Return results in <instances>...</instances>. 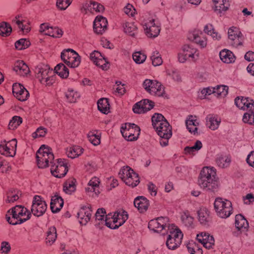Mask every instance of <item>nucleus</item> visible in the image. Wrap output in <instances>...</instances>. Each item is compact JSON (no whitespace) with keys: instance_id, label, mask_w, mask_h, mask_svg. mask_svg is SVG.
<instances>
[{"instance_id":"nucleus-1","label":"nucleus","mask_w":254,"mask_h":254,"mask_svg":"<svg viewBox=\"0 0 254 254\" xmlns=\"http://www.w3.org/2000/svg\"><path fill=\"white\" fill-rule=\"evenodd\" d=\"M198 183L204 189L216 191L218 187V182L215 169L210 167H204L200 172Z\"/></svg>"},{"instance_id":"nucleus-2","label":"nucleus","mask_w":254,"mask_h":254,"mask_svg":"<svg viewBox=\"0 0 254 254\" xmlns=\"http://www.w3.org/2000/svg\"><path fill=\"white\" fill-rule=\"evenodd\" d=\"M30 212L22 205H16L7 211L5 215L6 221L10 224H21L30 218Z\"/></svg>"},{"instance_id":"nucleus-3","label":"nucleus","mask_w":254,"mask_h":254,"mask_svg":"<svg viewBox=\"0 0 254 254\" xmlns=\"http://www.w3.org/2000/svg\"><path fill=\"white\" fill-rule=\"evenodd\" d=\"M168 234L166 244L170 250L177 249L181 244L183 234L177 226L172 224L168 226Z\"/></svg>"},{"instance_id":"nucleus-4","label":"nucleus","mask_w":254,"mask_h":254,"mask_svg":"<svg viewBox=\"0 0 254 254\" xmlns=\"http://www.w3.org/2000/svg\"><path fill=\"white\" fill-rule=\"evenodd\" d=\"M37 165L39 168H44L49 166V163L52 165L54 156L51 149L45 145H42L36 153Z\"/></svg>"},{"instance_id":"nucleus-5","label":"nucleus","mask_w":254,"mask_h":254,"mask_svg":"<svg viewBox=\"0 0 254 254\" xmlns=\"http://www.w3.org/2000/svg\"><path fill=\"white\" fill-rule=\"evenodd\" d=\"M36 77L42 84L47 85H51L54 80V77L51 75L53 72L48 65L39 64L35 68Z\"/></svg>"},{"instance_id":"nucleus-6","label":"nucleus","mask_w":254,"mask_h":254,"mask_svg":"<svg viewBox=\"0 0 254 254\" xmlns=\"http://www.w3.org/2000/svg\"><path fill=\"white\" fill-rule=\"evenodd\" d=\"M119 176L127 185L132 188L136 187L139 183L138 175L129 166L122 168Z\"/></svg>"},{"instance_id":"nucleus-7","label":"nucleus","mask_w":254,"mask_h":254,"mask_svg":"<svg viewBox=\"0 0 254 254\" xmlns=\"http://www.w3.org/2000/svg\"><path fill=\"white\" fill-rule=\"evenodd\" d=\"M214 205L217 215L221 218H227L232 213L231 202L227 199L220 197L216 198Z\"/></svg>"},{"instance_id":"nucleus-8","label":"nucleus","mask_w":254,"mask_h":254,"mask_svg":"<svg viewBox=\"0 0 254 254\" xmlns=\"http://www.w3.org/2000/svg\"><path fill=\"white\" fill-rule=\"evenodd\" d=\"M111 220L106 222V225L111 229H117L124 224L128 219L127 212L123 210L116 211L111 215Z\"/></svg>"},{"instance_id":"nucleus-9","label":"nucleus","mask_w":254,"mask_h":254,"mask_svg":"<svg viewBox=\"0 0 254 254\" xmlns=\"http://www.w3.org/2000/svg\"><path fill=\"white\" fill-rule=\"evenodd\" d=\"M199 56L198 51L192 45H184L182 50L178 54V59L180 63H184L189 58L196 60Z\"/></svg>"},{"instance_id":"nucleus-10","label":"nucleus","mask_w":254,"mask_h":254,"mask_svg":"<svg viewBox=\"0 0 254 254\" xmlns=\"http://www.w3.org/2000/svg\"><path fill=\"white\" fill-rule=\"evenodd\" d=\"M169 223L167 217H160L150 220L148 223V228L154 232L160 233L163 230L168 231V226H171Z\"/></svg>"},{"instance_id":"nucleus-11","label":"nucleus","mask_w":254,"mask_h":254,"mask_svg":"<svg viewBox=\"0 0 254 254\" xmlns=\"http://www.w3.org/2000/svg\"><path fill=\"white\" fill-rule=\"evenodd\" d=\"M47 205L45 201L39 195H35L32 201L31 211L37 217L42 216L46 212Z\"/></svg>"},{"instance_id":"nucleus-12","label":"nucleus","mask_w":254,"mask_h":254,"mask_svg":"<svg viewBox=\"0 0 254 254\" xmlns=\"http://www.w3.org/2000/svg\"><path fill=\"white\" fill-rule=\"evenodd\" d=\"M142 25L145 33L148 37H156L160 32V24L158 20L152 19L144 22Z\"/></svg>"},{"instance_id":"nucleus-13","label":"nucleus","mask_w":254,"mask_h":254,"mask_svg":"<svg viewBox=\"0 0 254 254\" xmlns=\"http://www.w3.org/2000/svg\"><path fill=\"white\" fill-rule=\"evenodd\" d=\"M68 171L66 160L59 159L56 163L51 165V172L52 174L59 178L64 177Z\"/></svg>"},{"instance_id":"nucleus-14","label":"nucleus","mask_w":254,"mask_h":254,"mask_svg":"<svg viewBox=\"0 0 254 254\" xmlns=\"http://www.w3.org/2000/svg\"><path fill=\"white\" fill-rule=\"evenodd\" d=\"M17 141L13 139L9 141H4L0 144V153L6 156L13 157L16 154Z\"/></svg>"},{"instance_id":"nucleus-15","label":"nucleus","mask_w":254,"mask_h":254,"mask_svg":"<svg viewBox=\"0 0 254 254\" xmlns=\"http://www.w3.org/2000/svg\"><path fill=\"white\" fill-rule=\"evenodd\" d=\"M121 131L124 137L127 138L128 140H132L136 137L135 134L137 136L139 135L140 128L134 124L127 123L125 128L122 127Z\"/></svg>"},{"instance_id":"nucleus-16","label":"nucleus","mask_w":254,"mask_h":254,"mask_svg":"<svg viewBox=\"0 0 254 254\" xmlns=\"http://www.w3.org/2000/svg\"><path fill=\"white\" fill-rule=\"evenodd\" d=\"M228 38L232 41V45L238 47L242 45L243 36L241 32L236 27L230 28L228 32Z\"/></svg>"},{"instance_id":"nucleus-17","label":"nucleus","mask_w":254,"mask_h":254,"mask_svg":"<svg viewBox=\"0 0 254 254\" xmlns=\"http://www.w3.org/2000/svg\"><path fill=\"white\" fill-rule=\"evenodd\" d=\"M40 32L55 38H59L63 35V31L61 29L56 27L50 26L47 23L41 24Z\"/></svg>"},{"instance_id":"nucleus-18","label":"nucleus","mask_w":254,"mask_h":254,"mask_svg":"<svg viewBox=\"0 0 254 254\" xmlns=\"http://www.w3.org/2000/svg\"><path fill=\"white\" fill-rule=\"evenodd\" d=\"M235 103L240 109L254 111V101L250 98L238 97L235 99Z\"/></svg>"},{"instance_id":"nucleus-19","label":"nucleus","mask_w":254,"mask_h":254,"mask_svg":"<svg viewBox=\"0 0 254 254\" xmlns=\"http://www.w3.org/2000/svg\"><path fill=\"white\" fill-rule=\"evenodd\" d=\"M12 92L14 96L21 101H25L29 96L28 91L19 83H16L13 85Z\"/></svg>"},{"instance_id":"nucleus-20","label":"nucleus","mask_w":254,"mask_h":254,"mask_svg":"<svg viewBox=\"0 0 254 254\" xmlns=\"http://www.w3.org/2000/svg\"><path fill=\"white\" fill-rule=\"evenodd\" d=\"M196 239L206 249H212L214 245V238L208 233L204 232L198 234Z\"/></svg>"},{"instance_id":"nucleus-21","label":"nucleus","mask_w":254,"mask_h":254,"mask_svg":"<svg viewBox=\"0 0 254 254\" xmlns=\"http://www.w3.org/2000/svg\"><path fill=\"white\" fill-rule=\"evenodd\" d=\"M92 215L90 206H83L77 213L79 223L82 225H86L90 221Z\"/></svg>"},{"instance_id":"nucleus-22","label":"nucleus","mask_w":254,"mask_h":254,"mask_svg":"<svg viewBox=\"0 0 254 254\" xmlns=\"http://www.w3.org/2000/svg\"><path fill=\"white\" fill-rule=\"evenodd\" d=\"M107 20L102 16H97L93 23L94 31L99 34H102L107 29Z\"/></svg>"},{"instance_id":"nucleus-23","label":"nucleus","mask_w":254,"mask_h":254,"mask_svg":"<svg viewBox=\"0 0 254 254\" xmlns=\"http://www.w3.org/2000/svg\"><path fill=\"white\" fill-rule=\"evenodd\" d=\"M206 126L211 130L218 128L221 122L220 117L217 115L209 114L206 117Z\"/></svg>"},{"instance_id":"nucleus-24","label":"nucleus","mask_w":254,"mask_h":254,"mask_svg":"<svg viewBox=\"0 0 254 254\" xmlns=\"http://www.w3.org/2000/svg\"><path fill=\"white\" fill-rule=\"evenodd\" d=\"M163 125H160L158 127H155L156 132L160 137L170 138L172 136L171 127L169 125L167 121H164L162 124Z\"/></svg>"},{"instance_id":"nucleus-25","label":"nucleus","mask_w":254,"mask_h":254,"mask_svg":"<svg viewBox=\"0 0 254 254\" xmlns=\"http://www.w3.org/2000/svg\"><path fill=\"white\" fill-rule=\"evenodd\" d=\"M189 39L203 48L206 46V39L203 35L201 32L198 31H194L192 34L190 36Z\"/></svg>"},{"instance_id":"nucleus-26","label":"nucleus","mask_w":254,"mask_h":254,"mask_svg":"<svg viewBox=\"0 0 254 254\" xmlns=\"http://www.w3.org/2000/svg\"><path fill=\"white\" fill-rule=\"evenodd\" d=\"M21 195V192L18 190H10L4 197V202L6 204H10L17 200Z\"/></svg>"},{"instance_id":"nucleus-27","label":"nucleus","mask_w":254,"mask_h":254,"mask_svg":"<svg viewBox=\"0 0 254 254\" xmlns=\"http://www.w3.org/2000/svg\"><path fill=\"white\" fill-rule=\"evenodd\" d=\"M134 205L142 213L146 211L149 206V202L145 197L138 196L134 199Z\"/></svg>"},{"instance_id":"nucleus-28","label":"nucleus","mask_w":254,"mask_h":254,"mask_svg":"<svg viewBox=\"0 0 254 254\" xmlns=\"http://www.w3.org/2000/svg\"><path fill=\"white\" fill-rule=\"evenodd\" d=\"M64 200L63 198L58 195H55L52 197L50 206L53 213L58 212L63 207Z\"/></svg>"},{"instance_id":"nucleus-29","label":"nucleus","mask_w":254,"mask_h":254,"mask_svg":"<svg viewBox=\"0 0 254 254\" xmlns=\"http://www.w3.org/2000/svg\"><path fill=\"white\" fill-rule=\"evenodd\" d=\"M148 92L151 95L160 97L163 95L164 89L160 82L153 80Z\"/></svg>"},{"instance_id":"nucleus-30","label":"nucleus","mask_w":254,"mask_h":254,"mask_svg":"<svg viewBox=\"0 0 254 254\" xmlns=\"http://www.w3.org/2000/svg\"><path fill=\"white\" fill-rule=\"evenodd\" d=\"M199 123L195 116H190L186 121V125L188 130L193 134H195L197 132V127Z\"/></svg>"},{"instance_id":"nucleus-31","label":"nucleus","mask_w":254,"mask_h":254,"mask_svg":"<svg viewBox=\"0 0 254 254\" xmlns=\"http://www.w3.org/2000/svg\"><path fill=\"white\" fill-rule=\"evenodd\" d=\"M13 70L17 74L21 76H25L29 72L28 66L22 61H17L15 63Z\"/></svg>"},{"instance_id":"nucleus-32","label":"nucleus","mask_w":254,"mask_h":254,"mask_svg":"<svg viewBox=\"0 0 254 254\" xmlns=\"http://www.w3.org/2000/svg\"><path fill=\"white\" fill-rule=\"evenodd\" d=\"M214 3V10L218 13L222 14L226 11L229 6L228 0H213Z\"/></svg>"},{"instance_id":"nucleus-33","label":"nucleus","mask_w":254,"mask_h":254,"mask_svg":"<svg viewBox=\"0 0 254 254\" xmlns=\"http://www.w3.org/2000/svg\"><path fill=\"white\" fill-rule=\"evenodd\" d=\"M235 226L238 230L244 231L247 230L249 223L242 215L238 214L235 216Z\"/></svg>"},{"instance_id":"nucleus-34","label":"nucleus","mask_w":254,"mask_h":254,"mask_svg":"<svg viewBox=\"0 0 254 254\" xmlns=\"http://www.w3.org/2000/svg\"><path fill=\"white\" fill-rule=\"evenodd\" d=\"M197 218L202 225H206L209 221V212L205 207H200L197 211Z\"/></svg>"},{"instance_id":"nucleus-35","label":"nucleus","mask_w":254,"mask_h":254,"mask_svg":"<svg viewBox=\"0 0 254 254\" xmlns=\"http://www.w3.org/2000/svg\"><path fill=\"white\" fill-rule=\"evenodd\" d=\"M95 221L97 222L99 221V223H96L95 225L105 224L106 222L109 221V219L110 218V215H109L108 217L106 215V211L104 209L99 208L97 210L95 215Z\"/></svg>"},{"instance_id":"nucleus-36","label":"nucleus","mask_w":254,"mask_h":254,"mask_svg":"<svg viewBox=\"0 0 254 254\" xmlns=\"http://www.w3.org/2000/svg\"><path fill=\"white\" fill-rule=\"evenodd\" d=\"M12 23L16 24L18 27L24 33H27L30 30V27L27 21L20 19V16H16L12 20Z\"/></svg>"},{"instance_id":"nucleus-37","label":"nucleus","mask_w":254,"mask_h":254,"mask_svg":"<svg viewBox=\"0 0 254 254\" xmlns=\"http://www.w3.org/2000/svg\"><path fill=\"white\" fill-rule=\"evenodd\" d=\"M220 58L222 62L226 63H231L235 61V56L230 51L224 49L219 53Z\"/></svg>"},{"instance_id":"nucleus-38","label":"nucleus","mask_w":254,"mask_h":254,"mask_svg":"<svg viewBox=\"0 0 254 254\" xmlns=\"http://www.w3.org/2000/svg\"><path fill=\"white\" fill-rule=\"evenodd\" d=\"M83 151V149L81 147L74 145L67 148L66 153L68 157L73 159L80 156Z\"/></svg>"},{"instance_id":"nucleus-39","label":"nucleus","mask_w":254,"mask_h":254,"mask_svg":"<svg viewBox=\"0 0 254 254\" xmlns=\"http://www.w3.org/2000/svg\"><path fill=\"white\" fill-rule=\"evenodd\" d=\"M100 181L97 177L92 178L88 184V187L85 188L87 192H94L95 193L99 192V185Z\"/></svg>"},{"instance_id":"nucleus-40","label":"nucleus","mask_w":254,"mask_h":254,"mask_svg":"<svg viewBox=\"0 0 254 254\" xmlns=\"http://www.w3.org/2000/svg\"><path fill=\"white\" fill-rule=\"evenodd\" d=\"M231 158L229 156L218 155L216 158V163L218 166L221 168L228 167L231 162Z\"/></svg>"},{"instance_id":"nucleus-41","label":"nucleus","mask_w":254,"mask_h":254,"mask_svg":"<svg viewBox=\"0 0 254 254\" xmlns=\"http://www.w3.org/2000/svg\"><path fill=\"white\" fill-rule=\"evenodd\" d=\"M57 231L54 227L49 228L47 232L46 238V244L47 246H51L54 244L57 239Z\"/></svg>"},{"instance_id":"nucleus-42","label":"nucleus","mask_w":254,"mask_h":254,"mask_svg":"<svg viewBox=\"0 0 254 254\" xmlns=\"http://www.w3.org/2000/svg\"><path fill=\"white\" fill-rule=\"evenodd\" d=\"M100 132L97 130L90 131L88 134L89 141L94 145H97L100 143Z\"/></svg>"},{"instance_id":"nucleus-43","label":"nucleus","mask_w":254,"mask_h":254,"mask_svg":"<svg viewBox=\"0 0 254 254\" xmlns=\"http://www.w3.org/2000/svg\"><path fill=\"white\" fill-rule=\"evenodd\" d=\"M124 32L131 36H133L137 33V28L133 22H126L123 24Z\"/></svg>"},{"instance_id":"nucleus-44","label":"nucleus","mask_w":254,"mask_h":254,"mask_svg":"<svg viewBox=\"0 0 254 254\" xmlns=\"http://www.w3.org/2000/svg\"><path fill=\"white\" fill-rule=\"evenodd\" d=\"M55 72L60 77L62 78H66L69 75L68 68L63 64H59L55 67Z\"/></svg>"},{"instance_id":"nucleus-45","label":"nucleus","mask_w":254,"mask_h":254,"mask_svg":"<svg viewBox=\"0 0 254 254\" xmlns=\"http://www.w3.org/2000/svg\"><path fill=\"white\" fill-rule=\"evenodd\" d=\"M98 109L102 113L107 114L110 109L109 101L106 98L99 99L97 103Z\"/></svg>"},{"instance_id":"nucleus-46","label":"nucleus","mask_w":254,"mask_h":254,"mask_svg":"<svg viewBox=\"0 0 254 254\" xmlns=\"http://www.w3.org/2000/svg\"><path fill=\"white\" fill-rule=\"evenodd\" d=\"M75 190V180L70 179L67 180L64 185V190L68 194H70Z\"/></svg>"},{"instance_id":"nucleus-47","label":"nucleus","mask_w":254,"mask_h":254,"mask_svg":"<svg viewBox=\"0 0 254 254\" xmlns=\"http://www.w3.org/2000/svg\"><path fill=\"white\" fill-rule=\"evenodd\" d=\"M12 28L10 25L5 22L0 23V35L3 37H7L10 35Z\"/></svg>"},{"instance_id":"nucleus-48","label":"nucleus","mask_w":254,"mask_h":254,"mask_svg":"<svg viewBox=\"0 0 254 254\" xmlns=\"http://www.w3.org/2000/svg\"><path fill=\"white\" fill-rule=\"evenodd\" d=\"M164 121H166L165 118L160 114H155L152 117V123L153 127H158L161 125L164 122ZM162 125H163L162 124Z\"/></svg>"},{"instance_id":"nucleus-49","label":"nucleus","mask_w":254,"mask_h":254,"mask_svg":"<svg viewBox=\"0 0 254 254\" xmlns=\"http://www.w3.org/2000/svg\"><path fill=\"white\" fill-rule=\"evenodd\" d=\"M140 106L143 108L144 113L150 110L154 106V103L148 99H144L136 103V106Z\"/></svg>"},{"instance_id":"nucleus-50","label":"nucleus","mask_w":254,"mask_h":254,"mask_svg":"<svg viewBox=\"0 0 254 254\" xmlns=\"http://www.w3.org/2000/svg\"><path fill=\"white\" fill-rule=\"evenodd\" d=\"M183 223L189 228H192L193 225V218L190 216L188 212H185L182 215Z\"/></svg>"},{"instance_id":"nucleus-51","label":"nucleus","mask_w":254,"mask_h":254,"mask_svg":"<svg viewBox=\"0 0 254 254\" xmlns=\"http://www.w3.org/2000/svg\"><path fill=\"white\" fill-rule=\"evenodd\" d=\"M73 55L77 57V53L72 49H68L64 50L61 53V57L62 60L64 63L65 62H67V61L69 60V58H71V57H73Z\"/></svg>"},{"instance_id":"nucleus-52","label":"nucleus","mask_w":254,"mask_h":254,"mask_svg":"<svg viewBox=\"0 0 254 254\" xmlns=\"http://www.w3.org/2000/svg\"><path fill=\"white\" fill-rule=\"evenodd\" d=\"M80 57L77 53V57L73 55V57H71V58H69V59L68 60L67 62H65L64 64H65L69 67L74 68L78 66L80 64Z\"/></svg>"},{"instance_id":"nucleus-53","label":"nucleus","mask_w":254,"mask_h":254,"mask_svg":"<svg viewBox=\"0 0 254 254\" xmlns=\"http://www.w3.org/2000/svg\"><path fill=\"white\" fill-rule=\"evenodd\" d=\"M66 97L70 103H74L79 97V94L72 89H69L65 94Z\"/></svg>"},{"instance_id":"nucleus-54","label":"nucleus","mask_w":254,"mask_h":254,"mask_svg":"<svg viewBox=\"0 0 254 254\" xmlns=\"http://www.w3.org/2000/svg\"><path fill=\"white\" fill-rule=\"evenodd\" d=\"M30 45L29 41L26 39L22 38L17 41L15 43V47L18 50H22L27 48Z\"/></svg>"},{"instance_id":"nucleus-55","label":"nucleus","mask_w":254,"mask_h":254,"mask_svg":"<svg viewBox=\"0 0 254 254\" xmlns=\"http://www.w3.org/2000/svg\"><path fill=\"white\" fill-rule=\"evenodd\" d=\"M151 60L154 66H158L162 64L163 61L160 55L157 51H154L151 56Z\"/></svg>"},{"instance_id":"nucleus-56","label":"nucleus","mask_w":254,"mask_h":254,"mask_svg":"<svg viewBox=\"0 0 254 254\" xmlns=\"http://www.w3.org/2000/svg\"><path fill=\"white\" fill-rule=\"evenodd\" d=\"M22 122V118L19 116H14L10 121L8 125L9 128L14 129Z\"/></svg>"},{"instance_id":"nucleus-57","label":"nucleus","mask_w":254,"mask_h":254,"mask_svg":"<svg viewBox=\"0 0 254 254\" xmlns=\"http://www.w3.org/2000/svg\"><path fill=\"white\" fill-rule=\"evenodd\" d=\"M188 252L191 254H203L201 248L195 243H190L187 246Z\"/></svg>"},{"instance_id":"nucleus-58","label":"nucleus","mask_w":254,"mask_h":254,"mask_svg":"<svg viewBox=\"0 0 254 254\" xmlns=\"http://www.w3.org/2000/svg\"><path fill=\"white\" fill-rule=\"evenodd\" d=\"M254 111H248L244 114L243 121L245 123H248L250 125H254Z\"/></svg>"},{"instance_id":"nucleus-59","label":"nucleus","mask_w":254,"mask_h":254,"mask_svg":"<svg viewBox=\"0 0 254 254\" xmlns=\"http://www.w3.org/2000/svg\"><path fill=\"white\" fill-rule=\"evenodd\" d=\"M132 58L136 64H141L145 61L146 56L140 52H136L133 54Z\"/></svg>"},{"instance_id":"nucleus-60","label":"nucleus","mask_w":254,"mask_h":254,"mask_svg":"<svg viewBox=\"0 0 254 254\" xmlns=\"http://www.w3.org/2000/svg\"><path fill=\"white\" fill-rule=\"evenodd\" d=\"M214 89H215L214 94L224 96L228 93V87L226 85H218L214 87Z\"/></svg>"},{"instance_id":"nucleus-61","label":"nucleus","mask_w":254,"mask_h":254,"mask_svg":"<svg viewBox=\"0 0 254 254\" xmlns=\"http://www.w3.org/2000/svg\"><path fill=\"white\" fill-rule=\"evenodd\" d=\"M95 64L97 66H100L103 70H107L109 67V63L106 61L103 56H102L101 58H100Z\"/></svg>"},{"instance_id":"nucleus-62","label":"nucleus","mask_w":254,"mask_h":254,"mask_svg":"<svg viewBox=\"0 0 254 254\" xmlns=\"http://www.w3.org/2000/svg\"><path fill=\"white\" fill-rule=\"evenodd\" d=\"M215 89L214 87H207L203 88L200 91L199 97L200 98H204L207 95H209L212 93H214Z\"/></svg>"},{"instance_id":"nucleus-63","label":"nucleus","mask_w":254,"mask_h":254,"mask_svg":"<svg viewBox=\"0 0 254 254\" xmlns=\"http://www.w3.org/2000/svg\"><path fill=\"white\" fill-rule=\"evenodd\" d=\"M71 0H57V5L61 10H65L71 3Z\"/></svg>"},{"instance_id":"nucleus-64","label":"nucleus","mask_w":254,"mask_h":254,"mask_svg":"<svg viewBox=\"0 0 254 254\" xmlns=\"http://www.w3.org/2000/svg\"><path fill=\"white\" fill-rule=\"evenodd\" d=\"M46 132V129L41 127L38 128L36 130L32 133V136L34 138L43 137L45 135Z\"/></svg>"}]
</instances>
